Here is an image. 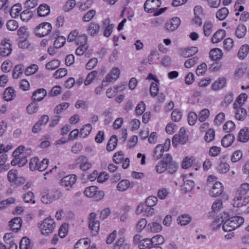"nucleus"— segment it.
Here are the masks:
<instances>
[{
	"mask_svg": "<svg viewBox=\"0 0 249 249\" xmlns=\"http://www.w3.org/2000/svg\"><path fill=\"white\" fill-rule=\"evenodd\" d=\"M244 222L243 217L238 216H233L224 222L222 229L225 231H231L239 227Z\"/></svg>",
	"mask_w": 249,
	"mask_h": 249,
	"instance_id": "nucleus-1",
	"label": "nucleus"
},
{
	"mask_svg": "<svg viewBox=\"0 0 249 249\" xmlns=\"http://www.w3.org/2000/svg\"><path fill=\"white\" fill-rule=\"evenodd\" d=\"M41 195V201L44 204H49L58 199L62 196V194L59 190L56 189H44Z\"/></svg>",
	"mask_w": 249,
	"mask_h": 249,
	"instance_id": "nucleus-2",
	"label": "nucleus"
},
{
	"mask_svg": "<svg viewBox=\"0 0 249 249\" xmlns=\"http://www.w3.org/2000/svg\"><path fill=\"white\" fill-rule=\"evenodd\" d=\"M87 36L85 34H80L78 30H73L69 34L67 40L70 42H74L76 45L86 44L87 43Z\"/></svg>",
	"mask_w": 249,
	"mask_h": 249,
	"instance_id": "nucleus-3",
	"label": "nucleus"
},
{
	"mask_svg": "<svg viewBox=\"0 0 249 249\" xmlns=\"http://www.w3.org/2000/svg\"><path fill=\"white\" fill-rule=\"evenodd\" d=\"M56 224L54 219L48 217L42 222L39 228L42 234L47 236L52 233L55 228Z\"/></svg>",
	"mask_w": 249,
	"mask_h": 249,
	"instance_id": "nucleus-4",
	"label": "nucleus"
},
{
	"mask_svg": "<svg viewBox=\"0 0 249 249\" xmlns=\"http://www.w3.org/2000/svg\"><path fill=\"white\" fill-rule=\"evenodd\" d=\"M98 188L95 186H91L87 187L84 191L85 195L89 197L94 196L96 200H100L102 199L105 193L103 191H98Z\"/></svg>",
	"mask_w": 249,
	"mask_h": 249,
	"instance_id": "nucleus-5",
	"label": "nucleus"
},
{
	"mask_svg": "<svg viewBox=\"0 0 249 249\" xmlns=\"http://www.w3.org/2000/svg\"><path fill=\"white\" fill-rule=\"evenodd\" d=\"M188 135L186 132L185 129L181 127L180 129L178 134L174 136L172 139V144L174 146H176L178 143L184 144L188 140Z\"/></svg>",
	"mask_w": 249,
	"mask_h": 249,
	"instance_id": "nucleus-6",
	"label": "nucleus"
},
{
	"mask_svg": "<svg viewBox=\"0 0 249 249\" xmlns=\"http://www.w3.org/2000/svg\"><path fill=\"white\" fill-rule=\"evenodd\" d=\"M77 177L74 174L69 175L63 177L60 181V184L66 188V190H70L75 183Z\"/></svg>",
	"mask_w": 249,
	"mask_h": 249,
	"instance_id": "nucleus-7",
	"label": "nucleus"
},
{
	"mask_svg": "<svg viewBox=\"0 0 249 249\" xmlns=\"http://www.w3.org/2000/svg\"><path fill=\"white\" fill-rule=\"evenodd\" d=\"M52 27L49 22H43L37 26L35 32L37 36L43 37L48 35L51 31Z\"/></svg>",
	"mask_w": 249,
	"mask_h": 249,
	"instance_id": "nucleus-8",
	"label": "nucleus"
},
{
	"mask_svg": "<svg viewBox=\"0 0 249 249\" xmlns=\"http://www.w3.org/2000/svg\"><path fill=\"white\" fill-rule=\"evenodd\" d=\"M161 4L160 0H146L144 4V10L152 13L158 10Z\"/></svg>",
	"mask_w": 249,
	"mask_h": 249,
	"instance_id": "nucleus-9",
	"label": "nucleus"
},
{
	"mask_svg": "<svg viewBox=\"0 0 249 249\" xmlns=\"http://www.w3.org/2000/svg\"><path fill=\"white\" fill-rule=\"evenodd\" d=\"M163 240V237L160 235H157L152 238L151 239L145 238L141 240L138 245L140 249H148L152 243L156 242V240Z\"/></svg>",
	"mask_w": 249,
	"mask_h": 249,
	"instance_id": "nucleus-10",
	"label": "nucleus"
},
{
	"mask_svg": "<svg viewBox=\"0 0 249 249\" xmlns=\"http://www.w3.org/2000/svg\"><path fill=\"white\" fill-rule=\"evenodd\" d=\"M171 161V156L166 154L163 160L159 162L155 166V169L157 173L161 174L166 170L168 163Z\"/></svg>",
	"mask_w": 249,
	"mask_h": 249,
	"instance_id": "nucleus-11",
	"label": "nucleus"
},
{
	"mask_svg": "<svg viewBox=\"0 0 249 249\" xmlns=\"http://www.w3.org/2000/svg\"><path fill=\"white\" fill-rule=\"evenodd\" d=\"M180 20L178 17H174L168 20L165 25V29L168 32L175 31L180 25Z\"/></svg>",
	"mask_w": 249,
	"mask_h": 249,
	"instance_id": "nucleus-12",
	"label": "nucleus"
},
{
	"mask_svg": "<svg viewBox=\"0 0 249 249\" xmlns=\"http://www.w3.org/2000/svg\"><path fill=\"white\" fill-rule=\"evenodd\" d=\"M76 164L82 171H86L91 167V163L89 161L88 159L85 156H81L76 160Z\"/></svg>",
	"mask_w": 249,
	"mask_h": 249,
	"instance_id": "nucleus-13",
	"label": "nucleus"
},
{
	"mask_svg": "<svg viewBox=\"0 0 249 249\" xmlns=\"http://www.w3.org/2000/svg\"><path fill=\"white\" fill-rule=\"evenodd\" d=\"M249 202V196H244L236 194L233 200V205L237 208L246 205Z\"/></svg>",
	"mask_w": 249,
	"mask_h": 249,
	"instance_id": "nucleus-14",
	"label": "nucleus"
},
{
	"mask_svg": "<svg viewBox=\"0 0 249 249\" xmlns=\"http://www.w3.org/2000/svg\"><path fill=\"white\" fill-rule=\"evenodd\" d=\"M120 74V71L118 68H113L110 72L106 76L104 80L109 84L116 81L119 78Z\"/></svg>",
	"mask_w": 249,
	"mask_h": 249,
	"instance_id": "nucleus-15",
	"label": "nucleus"
},
{
	"mask_svg": "<svg viewBox=\"0 0 249 249\" xmlns=\"http://www.w3.org/2000/svg\"><path fill=\"white\" fill-rule=\"evenodd\" d=\"M223 190L224 187L222 184L220 182L216 181L213 185L210 195L213 197L218 196L222 194Z\"/></svg>",
	"mask_w": 249,
	"mask_h": 249,
	"instance_id": "nucleus-16",
	"label": "nucleus"
},
{
	"mask_svg": "<svg viewBox=\"0 0 249 249\" xmlns=\"http://www.w3.org/2000/svg\"><path fill=\"white\" fill-rule=\"evenodd\" d=\"M7 178L11 182H14L15 184L22 183L24 181V179L19 178L18 173L16 170H11L8 173Z\"/></svg>",
	"mask_w": 249,
	"mask_h": 249,
	"instance_id": "nucleus-17",
	"label": "nucleus"
},
{
	"mask_svg": "<svg viewBox=\"0 0 249 249\" xmlns=\"http://www.w3.org/2000/svg\"><path fill=\"white\" fill-rule=\"evenodd\" d=\"M22 225V219L20 217H16L9 222V226L11 230L17 232L20 230Z\"/></svg>",
	"mask_w": 249,
	"mask_h": 249,
	"instance_id": "nucleus-18",
	"label": "nucleus"
},
{
	"mask_svg": "<svg viewBox=\"0 0 249 249\" xmlns=\"http://www.w3.org/2000/svg\"><path fill=\"white\" fill-rule=\"evenodd\" d=\"M16 91L12 87L7 88L3 93V98L6 101H11L16 97Z\"/></svg>",
	"mask_w": 249,
	"mask_h": 249,
	"instance_id": "nucleus-19",
	"label": "nucleus"
},
{
	"mask_svg": "<svg viewBox=\"0 0 249 249\" xmlns=\"http://www.w3.org/2000/svg\"><path fill=\"white\" fill-rule=\"evenodd\" d=\"M235 110V118L236 120L243 121L245 120L247 115V111L242 107L234 108Z\"/></svg>",
	"mask_w": 249,
	"mask_h": 249,
	"instance_id": "nucleus-20",
	"label": "nucleus"
},
{
	"mask_svg": "<svg viewBox=\"0 0 249 249\" xmlns=\"http://www.w3.org/2000/svg\"><path fill=\"white\" fill-rule=\"evenodd\" d=\"M12 50V47L10 43L5 42L2 44L0 49V57L8 56L11 54Z\"/></svg>",
	"mask_w": 249,
	"mask_h": 249,
	"instance_id": "nucleus-21",
	"label": "nucleus"
},
{
	"mask_svg": "<svg viewBox=\"0 0 249 249\" xmlns=\"http://www.w3.org/2000/svg\"><path fill=\"white\" fill-rule=\"evenodd\" d=\"M47 95V91L44 89H39L34 91L32 95L33 100L41 101Z\"/></svg>",
	"mask_w": 249,
	"mask_h": 249,
	"instance_id": "nucleus-22",
	"label": "nucleus"
},
{
	"mask_svg": "<svg viewBox=\"0 0 249 249\" xmlns=\"http://www.w3.org/2000/svg\"><path fill=\"white\" fill-rule=\"evenodd\" d=\"M238 140L243 142L249 140V130L247 127H245L240 130L238 136Z\"/></svg>",
	"mask_w": 249,
	"mask_h": 249,
	"instance_id": "nucleus-23",
	"label": "nucleus"
},
{
	"mask_svg": "<svg viewBox=\"0 0 249 249\" xmlns=\"http://www.w3.org/2000/svg\"><path fill=\"white\" fill-rule=\"evenodd\" d=\"M100 29L99 24L96 22H91L88 28V32L91 36H95L97 35Z\"/></svg>",
	"mask_w": 249,
	"mask_h": 249,
	"instance_id": "nucleus-24",
	"label": "nucleus"
},
{
	"mask_svg": "<svg viewBox=\"0 0 249 249\" xmlns=\"http://www.w3.org/2000/svg\"><path fill=\"white\" fill-rule=\"evenodd\" d=\"M50 7L46 4H42L37 8V14L39 17H46L50 13Z\"/></svg>",
	"mask_w": 249,
	"mask_h": 249,
	"instance_id": "nucleus-25",
	"label": "nucleus"
},
{
	"mask_svg": "<svg viewBox=\"0 0 249 249\" xmlns=\"http://www.w3.org/2000/svg\"><path fill=\"white\" fill-rule=\"evenodd\" d=\"M89 243L90 240L89 238L81 239L75 244L74 249H88Z\"/></svg>",
	"mask_w": 249,
	"mask_h": 249,
	"instance_id": "nucleus-26",
	"label": "nucleus"
},
{
	"mask_svg": "<svg viewBox=\"0 0 249 249\" xmlns=\"http://www.w3.org/2000/svg\"><path fill=\"white\" fill-rule=\"evenodd\" d=\"M17 35L18 36V39H26L29 36L30 33L28 28L26 26L20 27L17 31Z\"/></svg>",
	"mask_w": 249,
	"mask_h": 249,
	"instance_id": "nucleus-27",
	"label": "nucleus"
},
{
	"mask_svg": "<svg viewBox=\"0 0 249 249\" xmlns=\"http://www.w3.org/2000/svg\"><path fill=\"white\" fill-rule=\"evenodd\" d=\"M225 36V31L223 30H219L213 35L212 42L216 43L220 42Z\"/></svg>",
	"mask_w": 249,
	"mask_h": 249,
	"instance_id": "nucleus-28",
	"label": "nucleus"
},
{
	"mask_svg": "<svg viewBox=\"0 0 249 249\" xmlns=\"http://www.w3.org/2000/svg\"><path fill=\"white\" fill-rule=\"evenodd\" d=\"M213 31V26L211 21H206L203 25V32L205 36H209Z\"/></svg>",
	"mask_w": 249,
	"mask_h": 249,
	"instance_id": "nucleus-29",
	"label": "nucleus"
},
{
	"mask_svg": "<svg viewBox=\"0 0 249 249\" xmlns=\"http://www.w3.org/2000/svg\"><path fill=\"white\" fill-rule=\"evenodd\" d=\"M248 95L245 93L239 95L233 104V108L242 107L245 101L247 100Z\"/></svg>",
	"mask_w": 249,
	"mask_h": 249,
	"instance_id": "nucleus-30",
	"label": "nucleus"
},
{
	"mask_svg": "<svg viewBox=\"0 0 249 249\" xmlns=\"http://www.w3.org/2000/svg\"><path fill=\"white\" fill-rule=\"evenodd\" d=\"M249 46L247 44L243 45L238 52V57L240 60L244 59L249 53Z\"/></svg>",
	"mask_w": 249,
	"mask_h": 249,
	"instance_id": "nucleus-31",
	"label": "nucleus"
},
{
	"mask_svg": "<svg viewBox=\"0 0 249 249\" xmlns=\"http://www.w3.org/2000/svg\"><path fill=\"white\" fill-rule=\"evenodd\" d=\"M234 140V136L231 134L225 135L221 140L222 145L228 147L231 145Z\"/></svg>",
	"mask_w": 249,
	"mask_h": 249,
	"instance_id": "nucleus-32",
	"label": "nucleus"
},
{
	"mask_svg": "<svg viewBox=\"0 0 249 249\" xmlns=\"http://www.w3.org/2000/svg\"><path fill=\"white\" fill-rule=\"evenodd\" d=\"M191 220V216L187 214H181L177 218L178 224L181 226H185L188 224Z\"/></svg>",
	"mask_w": 249,
	"mask_h": 249,
	"instance_id": "nucleus-33",
	"label": "nucleus"
},
{
	"mask_svg": "<svg viewBox=\"0 0 249 249\" xmlns=\"http://www.w3.org/2000/svg\"><path fill=\"white\" fill-rule=\"evenodd\" d=\"M117 137L116 135H112L108 141L107 145V150L110 152L113 151L117 145Z\"/></svg>",
	"mask_w": 249,
	"mask_h": 249,
	"instance_id": "nucleus-34",
	"label": "nucleus"
},
{
	"mask_svg": "<svg viewBox=\"0 0 249 249\" xmlns=\"http://www.w3.org/2000/svg\"><path fill=\"white\" fill-rule=\"evenodd\" d=\"M222 54V52L220 49L214 48L210 51V57L212 60L216 61L221 58Z\"/></svg>",
	"mask_w": 249,
	"mask_h": 249,
	"instance_id": "nucleus-35",
	"label": "nucleus"
},
{
	"mask_svg": "<svg viewBox=\"0 0 249 249\" xmlns=\"http://www.w3.org/2000/svg\"><path fill=\"white\" fill-rule=\"evenodd\" d=\"M24 67L21 64L16 65L14 68L12 76L14 79H18L23 73Z\"/></svg>",
	"mask_w": 249,
	"mask_h": 249,
	"instance_id": "nucleus-36",
	"label": "nucleus"
},
{
	"mask_svg": "<svg viewBox=\"0 0 249 249\" xmlns=\"http://www.w3.org/2000/svg\"><path fill=\"white\" fill-rule=\"evenodd\" d=\"M130 182L128 179H123L117 184V189L120 192H124L129 188Z\"/></svg>",
	"mask_w": 249,
	"mask_h": 249,
	"instance_id": "nucleus-37",
	"label": "nucleus"
},
{
	"mask_svg": "<svg viewBox=\"0 0 249 249\" xmlns=\"http://www.w3.org/2000/svg\"><path fill=\"white\" fill-rule=\"evenodd\" d=\"M247 33V28L243 25H239L235 30V36L238 38H243Z\"/></svg>",
	"mask_w": 249,
	"mask_h": 249,
	"instance_id": "nucleus-38",
	"label": "nucleus"
},
{
	"mask_svg": "<svg viewBox=\"0 0 249 249\" xmlns=\"http://www.w3.org/2000/svg\"><path fill=\"white\" fill-rule=\"evenodd\" d=\"M230 169V165L226 162L221 161L217 166L216 170L220 174H225Z\"/></svg>",
	"mask_w": 249,
	"mask_h": 249,
	"instance_id": "nucleus-39",
	"label": "nucleus"
},
{
	"mask_svg": "<svg viewBox=\"0 0 249 249\" xmlns=\"http://www.w3.org/2000/svg\"><path fill=\"white\" fill-rule=\"evenodd\" d=\"M39 108L38 104L36 101L33 100L27 107L26 110L28 113L33 114L37 112Z\"/></svg>",
	"mask_w": 249,
	"mask_h": 249,
	"instance_id": "nucleus-40",
	"label": "nucleus"
},
{
	"mask_svg": "<svg viewBox=\"0 0 249 249\" xmlns=\"http://www.w3.org/2000/svg\"><path fill=\"white\" fill-rule=\"evenodd\" d=\"M164 150V147L163 145H158L154 151V154L153 155L154 158L155 160H158L160 159L163 155Z\"/></svg>",
	"mask_w": 249,
	"mask_h": 249,
	"instance_id": "nucleus-41",
	"label": "nucleus"
},
{
	"mask_svg": "<svg viewBox=\"0 0 249 249\" xmlns=\"http://www.w3.org/2000/svg\"><path fill=\"white\" fill-rule=\"evenodd\" d=\"M92 129V126L90 124H85L81 129L79 134L82 138L87 137L90 133Z\"/></svg>",
	"mask_w": 249,
	"mask_h": 249,
	"instance_id": "nucleus-42",
	"label": "nucleus"
},
{
	"mask_svg": "<svg viewBox=\"0 0 249 249\" xmlns=\"http://www.w3.org/2000/svg\"><path fill=\"white\" fill-rule=\"evenodd\" d=\"M226 84V79L224 78H221L216 80L213 85V90H217L222 89Z\"/></svg>",
	"mask_w": 249,
	"mask_h": 249,
	"instance_id": "nucleus-43",
	"label": "nucleus"
},
{
	"mask_svg": "<svg viewBox=\"0 0 249 249\" xmlns=\"http://www.w3.org/2000/svg\"><path fill=\"white\" fill-rule=\"evenodd\" d=\"M249 191V184L248 183H244L241 185L240 187L238 189L236 194L239 195L247 196L246 195Z\"/></svg>",
	"mask_w": 249,
	"mask_h": 249,
	"instance_id": "nucleus-44",
	"label": "nucleus"
},
{
	"mask_svg": "<svg viewBox=\"0 0 249 249\" xmlns=\"http://www.w3.org/2000/svg\"><path fill=\"white\" fill-rule=\"evenodd\" d=\"M33 13L28 8L21 13L20 18L24 22L28 21L32 17Z\"/></svg>",
	"mask_w": 249,
	"mask_h": 249,
	"instance_id": "nucleus-45",
	"label": "nucleus"
},
{
	"mask_svg": "<svg viewBox=\"0 0 249 249\" xmlns=\"http://www.w3.org/2000/svg\"><path fill=\"white\" fill-rule=\"evenodd\" d=\"M198 52L196 47H192L189 49H184L181 53V55L185 57H190L196 54Z\"/></svg>",
	"mask_w": 249,
	"mask_h": 249,
	"instance_id": "nucleus-46",
	"label": "nucleus"
},
{
	"mask_svg": "<svg viewBox=\"0 0 249 249\" xmlns=\"http://www.w3.org/2000/svg\"><path fill=\"white\" fill-rule=\"evenodd\" d=\"M147 228L151 232H159L162 230V226L159 223L157 222H152L149 223Z\"/></svg>",
	"mask_w": 249,
	"mask_h": 249,
	"instance_id": "nucleus-47",
	"label": "nucleus"
},
{
	"mask_svg": "<svg viewBox=\"0 0 249 249\" xmlns=\"http://www.w3.org/2000/svg\"><path fill=\"white\" fill-rule=\"evenodd\" d=\"M229 14V10L226 7L219 9L216 14V18L220 20H223L225 19Z\"/></svg>",
	"mask_w": 249,
	"mask_h": 249,
	"instance_id": "nucleus-48",
	"label": "nucleus"
},
{
	"mask_svg": "<svg viewBox=\"0 0 249 249\" xmlns=\"http://www.w3.org/2000/svg\"><path fill=\"white\" fill-rule=\"evenodd\" d=\"M229 216V215L227 213H223V214L219 217L215 219L213 223L214 227L218 228L222 224H223L225 222V220Z\"/></svg>",
	"mask_w": 249,
	"mask_h": 249,
	"instance_id": "nucleus-49",
	"label": "nucleus"
},
{
	"mask_svg": "<svg viewBox=\"0 0 249 249\" xmlns=\"http://www.w3.org/2000/svg\"><path fill=\"white\" fill-rule=\"evenodd\" d=\"M31 244L29 238L26 237H23L20 242L19 249H31Z\"/></svg>",
	"mask_w": 249,
	"mask_h": 249,
	"instance_id": "nucleus-50",
	"label": "nucleus"
},
{
	"mask_svg": "<svg viewBox=\"0 0 249 249\" xmlns=\"http://www.w3.org/2000/svg\"><path fill=\"white\" fill-rule=\"evenodd\" d=\"M89 229L91 231L93 234H96L100 228V222L99 221L89 222Z\"/></svg>",
	"mask_w": 249,
	"mask_h": 249,
	"instance_id": "nucleus-51",
	"label": "nucleus"
},
{
	"mask_svg": "<svg viewBox=\"0 0 249 249\" xmlns=\"http://www.w3.org/2000/svg\"><path fill=\"white\" fill-rule=\"evenodd\" d=\"M185 178L183 179L184 183L183 185V189L185 190L186 192H189L191 191L193 188L195 187V182L190 179H186Z\"/></svg>",
	"mask_w": 249,
	"mask_h": 249,
	"instance_id": "nucleus-52",
	"label": "nucleus"
},
{
	"mask_svg": "<svg viewBox=\"0 0 249 249\" xmlns=\"http://www.w3.org/2000/svg\"><path fill=\"white\" fill-rule=\"evenodd\" d=\"M98 74V71H91L87 76L86 80L84 81V84L86 86L89 85Z\"/></svg>",
	"mask_w": 249,
	"mask_h": 249,
	"instance_id": "nucleus-53",
	"label": "nucleus"
},
{
	"mask_svg": "<svg viewBox=\"0 0 249 249\" xmlns=\"http://www.w3.org/2000/svg\"><path fill=\"white\" fill-rule=\"evenodd\" d=\"M214 137V130L213 129H210L206 133L204 139L206 142H210L213 140Z\"/></svg>",
	"mask_w": 249,
	"mask_h": 249,
	"instance_id": "nucleus-54",
	"label": "nucleus"
},
{
	"mask_svg": "<svg viewBox=\"0 0 249 249\" xmlns=\"http://www.w3.org/2000/svg\"><path fill=\"white\" fill-rule=\"evenodd\" d=\"M177 169L178 165L176 162L173 161L172 158L171 156V161L170 162L168 163L166 170L170 174H174L176 172Z\"/></svg>",
	"mask_w": 249,
	"mask_h": 249,
	"instance_id": "nucleus-55",
	"label": "nucleus"
},
{
	"mask_svg": "<svg viewBox=\"0 0 249 249\" xmlns=\"http://www.w3.org/2000/svg\"><path fill=\"white\" fill-rule=\"evenodd\" d=\"M60 63L59 60L54 59L47 63L46 65V68L49 70H54L59 66Z\"/></svg>",
	"mask_w": 249,
	"mask_h": 249,
	"instance_id": "nucleus-56",
	"label": "nucleus"
},
{
	"mask_svg": "<svg viewBox=\"0 0 249 249\" xmlns=\"http://www.w3.org/2000/svg\"><path fill=\"white\" fill-rule=\"evenodd\" d=\"M159 83H155L152 82L150 84V93L151 96L155 97L159 93V89L158 87Z\"/></svg>",
	"mask_w": 249,
	"mask_h": 249,
	"instance_id": "nucleus-57",
	"label": "nucleus"
},
{
	"mask_svg": "<svg viewBox=\"0 0 249 249\" xmlns=\"http://www.w3.org/2000/svg\"><path fill=\"white\" fill-rule=\"evenodd\" d=\"M66 42V38L63 36H59L57 37L54 42V46L56 49L63 47Z\"/></svg>",
	"mask_w": 249,
	"mask_h": 249,
	"instance_id": "nucleus-58",
	"label": "nucleus"
},
{
	"mask_svg": "<svg viewBox=\"0 0 249 249\" xmlns=\"http://www.w3.org/2000/svg\"><path fill=\"white\" fill-rule=\"evenodd\" d=\"M210 111L208 109L202 110L198 114V119L201 122H204L209 116Z\"/></svg>",
	"mask_w": 249,
	"mask_h": 249,
	"instance_id": "nucleus-59",
	"label": "nucleus"
},
{
	"mask_svg": "<svg viewBox=\"0 0 249 249\" xmlns=\"http://www.w3.org/2000/svg\"><path fill=\"white\" fill-rule=\"evenodd\" d=\"M235 125L234 123L231 121H227L223 125V130L225 132H230L235 129Z\"/></svg>",
	"mask_w": 249,
	"mask_h": 249,
	"instance_id": "nucleus-60",
	"label": "nucleus"
},
{
	"mask_svg": "<svg viewBox=\"0 0 249 249\" xmlns=\"http://www.w3.org/2000/svg\"><path fill=\"white\" fill-rule=\"evenodd\" d=\"M124 159V153L122 151L115 153L113 156V160L116 164L121 163Z\"/></svg>",
	"mask_w": 249,
	"mask_h": 249,
	"instance_id": "nucleus-61",
	"label": "nucleus"
},
{
	"mask_svg": "<svg viewBox=\"0 0 249 249\" xmlns=\"http://www.w3.org/2000/svg\"><path fill=\"white\" fill-rule=\"evenodd\" d=\"M39 161V160L37 157H34L32 158L29 162V167L30 170L32 171L37 170Z\"/></svg>",
	"mask_w": 249,
	"mask_h": 249,
	"instance_id": "nucleus-62",
	"label": "nucleus"
},
{
	"mask_svg": "<svg viewBox=\"0 0 249 249\" xmlns=\"http://www.w3.org/2000/svg\"><path fill=\"white\" fill-rule=\"evenodd\" d=\"M198 118L197 115L194 112H191L189 113L188 116V124L190 125H194Z\"/></svg>",
	"mask_w": 249,
	"mask_h": 249,
	"instance_id": "nucleus-63",
	"label": "nucleus"
},
{
	"mask_svg": "<svg viewBox=\"0 0 249 249\" xmlns=\"http://www.w3.org/2000/svg\"><path fill=\"white\" fill-rule=\"evenodd\" d=\"M221 148L220 147L213 146L211 147L209 151V154L212 157L218 156L220 153Z\"/></svg>",
	"mask_w": 249,
	"mask_h": 249,
	"instance_id": "nucleus-64",
	"label": "nucleus"
}]
</instances>
